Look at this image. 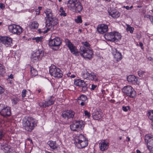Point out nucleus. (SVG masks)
Listing matches in <instances>:
<instances>
[{
    "instance_id": "32",
    "label": "nucleus",
    "mask_w": 153,
    "mask_h": 153,
    "mask_svg": "<svg viewBox=\"0 0 153 153\" xmlns=\"http://www.w3.org/2000/svg\"><path fill=\"white\" fill-rule=\"evenodd\" d=\"M39 25V24L37 22L34 21L31 24L30 27L32 29H36L38 27Z\"/></svg>"
},
{
    "instance_id": "39",
    "label": "nucleus",
    "mask_w": 153,
    "mask_h": 153,
    "mask_svg": "<svg viewBox=\"0 0 153 153\" xmlns=\"http://www.w3.org/2000/svg\"><path fill=\"white\" fill-rule=\"evenodd\" d=\"M134 30V28L133 27H130L129 25L127 26L126 30L127 31H129L131 33H132Z\"/></svg>"
},
{
    "instance_id": "7",
    "label": "nucleus",
    "mask_w": 153,
    "mask_h": 153,
    "mask_svg": "<svg viewBox=\"0 0 153 153\" xmlns=\"http://www.w3.org/2000/svg\"><path fill=\"white\" fill-rule=\"evenodd\" d=\"M9 31L13 34L19 35L22 32V28L19 25L12 24L8 27Z\"/></svg>"
},
{
    "instance_id": "19",
    "label": "nucleus",
    "mask_w": 153,
    "mask_h": 153,
    "mask_svg": "<svg viewBox=\"0 0 153 153\" xmlns=\"http://www.w3.org/2000/svg\"><path fill=\"white\" fill-rule=\"evenodd\" d=\"M40 53L39 51H37L36 53L32 54L30 58L31 61L33 62L38 61L39 59Z\"/></svg>"
},
{
    "instance_id": "27",
    "label": "nucleus",
    "mask_w": 153,
    "mask_h": 153,
    "mask_svg": "<svg viewBox=\"0 0 153 153\" xmlns=\"http://www.w3.org/2000/svg\"><path fill=\"white\" fill-rule=\"evenodd\" d=\"M88 79L90 80H93L95 81H98V79L97 78V75L93 72L89 74Z\"/></svg>"
},
{
    "instance_id": "58",
    "label": "nucleus",
    "mask_w": 153,
    "mask_h": 153,
    "mask_svg": "<svg viewBox=\"0 0 153 153\" xmlns=\"http://www.w3.org/2000/svg\"><path fill=\"white\" fill-rule=\"evenodd\" d=\"M150 21L153 24V16L151 17Z\"/></svg>"
},
{
    "instance_id": "8",
    "label": "nucleus",
    "mask_w": 153,
    "mask_h": 153,
    "mask_svg": "<svg viewBox=\"0 0 153 153\" xmlns=\"http://www.w3.org/2000/svg\"><path fill=\"white\" fill-rule=\"evenodd\" d=\"M84 127L83 122L79 121H74L70 126L71 129L73 131H79L80 130L82 129Z\"/></svg>"
},
{
    "instance_id": "37",
    "label": "nucleus",
    "mask_w": 153,
    "mask_h": 153,
    "mask_svg": "<svg viewBox=\"0 0 153 153\" xmlns=\"http://www.w3.org/2000/svg\"><path fill=\"white\" fill-rule=\"evenodd\" d=\"M148 118L152 121H153V110L151 111L148 112Z\"/></svg>"
},
{
    "instance_id": "47",
    "label": "nucleus",
    "mask_w": 153,
    "mask_h": 153,
    "mask_svg": "<svg viewBox=\"0 0 153 153\" xmlns=\"http://www.w3.org/2000/svg\"><path fill=\"white\" fill-rule=\"evenodd\" d=\"M67 75L68 77H70L71 78H74L75 77V76L74 74H71V73H69L67 74Z\"/></svg>"
},
{
    "instance_id": "31",
    "label": "nucleus",
    "mask_w": 153,
    "mask_h": 153,
    "mask_svg": "<svg viewBox=\"0 0 153 153\" xmlns=\"http://www.w3.org/2000/svg\"><path fill=\"white\" fill-rule=\"evenodd\" d=\"M10 146L7 145L3 146L1 147L2 149L5 152H9L10 151Z\"/></svg>"
},
{
    "instance_id": "63",
    "label": "nucleus",
    "mask_w": 153,
    "mask_h": 153,
    "mask_svg": "<svg viewBox=\"0 0 153 153\" xmlns=\"http://www.w3.org/2000/svg\"><path fill=\"white\" fill-rule=\"evenodd\" d=\"M136 152L137 153H141L140 151L139 150H137Z\"/></svg>"
},
{
    "instance_id": "28",
    "label": "nucleus",
    "mask_w": 153,
    "mask_h": 153,
    "mask_svg": "<svg viewBox=\"0 0 153 153\" xmlns=\"http://www.w3.org/2000/svg\"><path fill=\"white\" fill-rule=\"evenodd\" d=\"M48 144L52 149L55 150L58 147V145L56 144L55 142L53 141H49Z\"/></svg>"
},
{
    "instance_id": "6",
    "label": "nucleus",
    "mask_w": 153,
    "mask_h": 153,
    "mask_svg": "<svg viewBox=\"0 0 153 153\" xmlns=\"http://www.w3.org/2000/svg\"><path fill=\"white\" fill-rule=\"evenodd\" d=\"M11 111L10 107L3 104H0V114L5 117L10 116Z\"/></svg>"
},
{
    "instance_id": "21",
    "label": "nucleus",
    "mask_w": 153,
    "mask_h": 153,
    "mask_svg": "<svg viewBox=\"0 0 153 153\" xmlns=\"http://www.w3.org/2000/svg\"><path fill=\"white\" fill-rule=\"evenodd\" d=\"M113 54L116 60L117 61L121 60L122 59L121 53L118 51L116 49H113Z\"/></svg>"
},
{
    "instance_id": "55",
    "label": "nucleus",
    "mask_w": 153,
    "mask_h": 153,
    "mask_svg": "<svg viewBox=\"0 0 153 153\" xmlns=\"http://www.w3.org/2000/svg\"><path fill=\"white\" fill-rule=\"evenodd\" d=\"M85 102L81 101L80 104L81 106H83L85 105Z\"/></svg>"
},
{
    "instance_id": "36",
    "label": "nucleus",
    "mask_w": 153,
    "mask_h": 153,
    "mask_svg": "<svg viewBox=\"0 0 153 153\" xmlns=\"http://www.w3.org/2000/svg\"><path fill=\"white\" fill-rule=\"evenodd\" d=\"M32 39L33 40H35L36 42L38 43L39 42H41L42 41V37L41 36L37 37H33L32 38Z\"/></svg>"
},
{
    "instance_id": "46",
    "label": "nucleus",
    "mask_w": 153,
    "mask_h": 153,
    "mask_svg": "<svg viewBox=\"0 0 153 153\" xmlns=\"http://www.w3.org/2000/svg\"><path fill=\"white\" fill-rule=\"evenodd\" d=\"M27 91L26 90H23L22 92V96L23 97H24L26 96V92Z\"/></svg>"
},
{
    "instance_id": "24",
    "label": "nucleus",
    "mask_w": 153,
    "mask_h": 153,
    "mask_svg": "<svg viewBox=\"0 0 153 153\" xmlns=\"http://www.w3.org/2000/svg\"><path fill=\"white\" fill-rule=\"evenodd\" d=\"M127 80L128 82L133 84L136 83L137 79L134 76L130 75L127 77Z\"/></svg>"
},
{
    "instance_id": "5",
    "label": "nucleus",
    "mask_w": 153,
    "mask_h": 153,
    "mask_svg": "<svg viewBox=\"0 0 153 153\" xmlns=\"http://www.w3.org/2000/svg\"><path fill=\"white\" fill-rule=\"evenodd\" d=\"M122 91L129 97L134 98L135 97V91L130 86L127 85L124 87L122 88Z\"/></svg>"
},
{
    "instance_id": "30",
    "label": "nucleus",
    "mask_w": 153,
    "mask_h": 153,
    "mask_svg": "<svg viewBox=\"0 0 153 153\" xmlns=\"http://www.w3.org/2000/svg\"><path fill=\"white\" fill-rule=\"evenodd\" d=\"M5 71L4 66L0 63V76H3L5 74Z\"/></svg>"
},
{
    "instance_id": "41",
    "label": "nucleus",
    "mask_w": 153,
    "mask_h": 153,
    "mask_svg": "<svg viewBox=\"0 0 153 153\" xmlns=\"http://www.w3.org/2000/svg\"><path fill=\"white\" fill-rule=\"evenodd\" d=\"M19 101V99L18 98L15 97L12 100V101L13 104L15 105Z\"/></svg>"
},
{
    "instance_id": "44",
    "label": "nucleus",
    "mask_w": 153,
    "mask_h": 153,
    "mask_svg": "<svg viewBox=\"0 0 153 153\" xmlns=\"http://www.w3.org/2000/svg\"><path fill=\"white\" fill-rule=\"evenodd\" d=\"M4 133L3 131L2 130L0 129V139L2 138L4 136Z\"/></svg>"
},
{
    "instance_id": "35",
    "label": "nucleus",
    "mask_w": 153,
    "mask_h": 153,
    "mask_svg": "<svg viewBox=\"0 0 153 153\" xmlns=\"http://www.w3.org/2000/svg\"><path fill=\"white\" fill-rule=\"evenodd\" d=\"M114 36L115 41L116 42L120 39L121 37V36L120 33L115 32H114Z\"/></svg>"
},
{
    "instance_id": "15",
    "label": "nucleus",
    "mask_w": 153,
    "mask_h": 153,
    "mask_svg": "<svg viewBox=\"0 0 153 153\" xmlns=\"http://www.w3.org/2000/svg\"><path fill=\"white\" fill-rule=\"evenodd\" d=\"M97 29L98 32L102 34L107 32L108 30V27L106 25L102 24L99 25Z\"/></svg>"
},
{
    "instance_id": "23",
    "label": "nucleus",
    "mask_w": 153,
    "mask_h": 153,
    "mask_svg": "<svg viewBox=\"0 0 153 153\" xmlns=\"http://www.w3.org/2000/svg\"><path fill=\"white\" fill-rule=\"evenodd\" d=\"M78 1L77 0H68L67 2V7L71 10Z\"/></svg>"
},
{
    "instance_id": "18",
    "label": "nucleus",
    "mask_w": 153,
    "mask_h": 153,
    "mask_svg": "<svg viewBox=\"0 0 153 153\" xmlns=\"http://www.w3.org/2000/svg\"><path fill=\"white\" fill-rule=\"evenodd\" d=\"M82 44L83 45V46L80 47V52L85 51L87 49H91V45L87 41L82 42Z\"/></svg>"
},
{
    "instance_id": "20",
    "label": "nucleus",
    "mask_w": 153,
    "mask_h": 153,
    "mask_svg": "<svg viewBox=\"0 0 153 153\" xmlns=\"http://www.w3.org/2000/svg\"><path fill=\"white\" fill-rule=\"evenodd\" d=\"M92 112V116L94 119L98 120L101 118V112H99L95 109H93Z\"/></svg>"
},
{
    "instance_id": "57",
    "label": "nucleus",
    "mask_w": 153,
    "mask_h": 153,
    "mask_svg": "<svg viewBox=\"0 0 153 153\" xmlns=\"http://www.w3.org/2000/svg\"><path fill=\"white\" fill-rule=\"evenodd\" d=\"M145 17H146L147 18H149V19L150 20L151 17H152V16L149 15H146L145 16Z\"/></svg>"
},
{
    "instance_id": "59",
    "label": "nucleus",
    "mask_w": 153,
    "mask_h": 153,
    "mask_svg": "<svg viewBox=\"0 0 153 153\" xmlns=\"http://www.w3.org/2000/svg\"><path fill=\"white\" fill-rule=\"evenodd\" d=\"M27 140L28 141L30 142V143L32 144L33 143V142L32 140L30 139H28Z\"/></svg>"
},
{
    "instance_id": "26",
    "label": "nucleus",
    "mask_w": 153,
    "mask_h": 153,
    "mask_svg": "<svg viewBox=\"0 0 153 153\" xmlns=\"http://www.w3.org/2000/svg\"><path fill=\"white\" fill-rule=\"evenodd\" d=\"M109 15L111 16L112 17L114 18H117L119 17L120 15V13L117 11H111L109 13Z\"/></svg>"
},
{
    "instance_id": "25",
    "label": "nucleus",
    "mask_w": 153,
    "mask_h": 153,
    "mask_svg": "<svg viewBox=\"0 0 153 153\" xmlns=\"http://www.w3.org/2000/svg\"><path fill=\"white\" fill-rule=\"evenodd\" d=\"M105 36L108 38V40L113 42L115 41L114 32L109 33Z\"/></svg>"
},
{
    "instance_id": "3",
    "label": "nucleus",
    "mask_w": 153,
    "mask_h": 153,
    "mask_svg": "<svg viewBox=\"0 0 153 153\" xmlns=\"http://www.w3.org/2000/svg\"><path fill=\"white\" fill-rule=\"evenodd\" d=\"M36 122L33 119L28 118L24 120L23 125L26 130L31 131L33 129L34 127L36 125Z\"/></svg>"
},
{
    "instance_id": "29",
    "label": "nucleus",
    "mask_w": 153,
    "mask_h": 153,
    "mask_svg": "<svg viewBox=\"0 0 153 153\" xmlns=\"http://www.w3.org/2000/svg\"><path fill=\"white\" fill-rule=\"evenodd\" d=\"M53 98V97H51L48 101H45V106H48L54 103V101Z\"/></svg>"
},
{
    "instance_id": "33",
    "label": "nucleus",
    "mask_w": 153,
    "mask_h": 153,
    "mask_svg": "<svg viewBox=\"0 0 153 153\" xmlns=\"http://www.w3.org/2000/svg\"><path fill=\"white\" fill-rule=\"evenodd\" d=\"M30 72L32 76H35L38 74L37 71L32 67H31Z\"/></svg>"
},
{
    "instance_id": "52",
    "label": "nucleus",
    "mask_w": 153,
    "mask_h": 153,
    "mask_svg": "<svg viewBox=\"0 0 153 153\" xmlns=\"http://www.w3.org/2000/svg\"><path fill=\"white\" fill-rule=\"evenodd\" d=\"M97 87V85H92L91 89L92 90H94Z\"/></svg>"
},
{
    "instance_id": "2",
    "label": "nucleus",
    "mask_w": 153,
    "mask_h": 153,
    "mask_svg": "<svg viewBox=\"0 0 153 153\" xmlns=\"http://www.w3.org/2000/svg\"><path fill=\"white\" fill-rule=\"evenodd\" d=\"M74 143L78 148L82 149L86 147L88 145V140L82 134H79L75 138Z\"/></svg>"
},
{
    "instance_id": "13",
    "label": "nucleus",
    "mask_w": 153,
    "mask_h": 153,
    "mask_svg": "<svg viewBox=\"0 0 153 153\" xmlns=\"http://www.w3.org/2000/svg\"><path fill=\"white\" fill-rule=\"evenodd\" d=\"M75 112L73 111L68 110L63 111L61 116L65 119L68 120L70 118H73L74 116Z\"/></svg>"
},
{
    "instance_id": "11",
    "label": "nucleus",
    "mask_w": 153,
    "mask_h": 153,
    "mask_svg": "<svg viewBox=\"0 0 153 153\" xmlns=\"http://www.w3.org/2000/svg\"><path fill=\"white\" fill-rule=\"evenodd\" d=\"M2 43L7 47L11 45L12 43V40L10 37L7 36L1 37L0 38V43ZM2 45L0 44V50L1 49Z\"/></svg>"
},
{
    "instance_id": "9",
    "label": "nucleus",
    "mask_w": 153,
    "mask_h": 153,
    "mask_svg": "<svg viewBox=\"0 0 153 153\" xmlns=\"http://www.w3.org/2000/svg\"><path fill=\"white\" fill-rule=\"evenodd\" d=\"M74 84L81 88V91L82 92H85L87 90L88 84L82 80L78 79L75 80Z\"/></svg>"
},
{
    "instance_id": "54",
    "label": "nucleus",
    "mask_w": 153,
    "mask_h": 153,
    "mask_svg": "<svg viewBox=\"0 0 153 153\" xmlns=\"http://www.w3.org/2000/svg\"><path fill=\"white\" fill-rule=\"evenodd\" d=\"M35 12H36V14L37 15H39L40 13V12L39 10L38 9H36L35 10Z\"/></svg>"
},
{
    "instance_id": "22",
    "label": "nucleus",
    "mask_w": 153,
    "mask_h": 153,
    "mask_svg": "<svg viewBox=\"0 0 153 153\" xmlns=\"http://www.w3.org/2000/svg\"><path fill=\"white\" fill-rule=\"evenodd\" d=\"M108 143L105 142V140L99 143V148L100 150L104 151L106 150L108 147Z\"/></svg>"
},
{
    "instance_id": "42",
    "label": "nucleus",
    "mask_w": 153,
    "mask_h": 153,
    "mask_svg": "<svg viewBox=\"0 0 153 153\" xmlns=\"http://www.w3.org/2000/svg\"><path fill=\"white\" fill-rule=\"evenodd\" d=\"M75 21L77 23H81L82 21L80 16H78L76 19H75Z\"/></svg>"
},
{
    "instance_id": "16",
    "label": "nucleus",
    "mask_w": 153,
    "mask_h": 153,
    "mask_svg": "<svg viewBox=\"0 0 153 153\" xmlns=\"http://www.w3.org/2000/svg\"><path fill=\"white\" fill-rule=\"evenodd\" d=\"M145 141L147 142V147H153V137L149 135L145 136Z\"/></svg>"
},
{
    "instance_id": "62",
    "label": "nucleus",
    "mask_w": 153,
    "mask_h": 153,
    "mask_svg": "<svg viewBox=\"0 0 153 153\" xmlns=\"http://www.w3.org/2000/svg\"><path fill=\"white\" fill-rule=\"evenodd\" d=\"M148 59L150 61H151L152 59V58L151 57H149L148 58Z\"/></svg>"
},
{
    "instance_id": "56",
    "label": "nucleus",
    "mask_w": 153,
    "mask_h": 153,
    "mask_svg": "<svg viewBox=\"0 0 153 153\" xmlns=\"http://www.w3.org/2000/svg\"><path fill=\"white\" fill-rule=\"evenodd\" d=\"M64 10H63V8L62 7H61L59 9V11L60 12H64Z\"/></svg>"
},
{
    "instance_id": "53",
    "label": "nucleus",
    "mask_w": 153,
    "mask_h": 153,
    "mask_svg": "<svg viewBox=\"0 0 153 153\" xmlns=\"http://www.w3.org/2000/svg\"><path fill=\"white\" fill-rule=\"evenodd\" d=\"M60 15L63 16H66V14L65 12V11H64V12H62V13H60Z\"/></svg>"
},
{
    "instance_id": "14",
    "label": "nucleus",
    "mask_w": 153,
    "mask_h": 153,
    "mask_svg": "<svg viewBox=\"0 0 153 153\" xmlns=\"http://www.w3.org/2000/svg\"><path fill=\"white\" fill-rule=\"evenodd\" d=\"M79 54L84 58L89 59H91L93 55V52L91 49H87L83 52H80Z\"/></svg>"
},
{
    "instance_id": "51",
    "label": "nucleus",
    "mask_w": 153,
    "mask_h": 153,
    "mask_svg": "<svg viewBox=\"0 0 153 153\" xmlns=\"http://www.w3.org/2000/svg\"><path fill=\"white\" fill-rule=\"evenodd\" d=\"M4 5L3 4L1 3L0 4V8L1 9H3L4 8Z\"/></svg>"
},
{
    "instance_id": "38",
    "label": "nucleus",
    "mask_w": 153,
    "mask_h": 153,
    "mask_svg": "<svg viewBox=\"0 0 153 153\" xmlns=\"http://www.w3.org/2000/svg\"><path fill=\"white\" fill-rule=\"evenodd\" d=\"M145 72L142 71H140L138 72L139 76L141 77H143L145 76Z\"/></svg>"
},
{
    "instance_id": "49",
    "label": "nucleus",
    "mask_w": 153,
    "mask_h": 153,
    "mask_svg": "<svg viewBox=\"0 0 153 153\" xmlns=\"http://www.w3.org/2000/svg\"><path fill=\"white\" fill-rule=\"evenodd\" d=\"M149 151L150 152L152 153H153V146L149 147H147Z\"/></svg>"
},
{
    "instance_id": "40",
    "label": "nucleus",
    "mask_w": 153,
    "mask_h": 153,
    "mask_svg": "<svg viewBox=\"0 0 153 153\" xmlns=\"http://www.w3.org/2000/svg\"><path fill=\"white\" fill-rule=\"evenodd\" d=\"M89 73L87 71L85 72L82 74V76L84 79H86L87 78L88 79L89 76Z\"/></svg>"
},
{
    "instance_id": "60",
    "label": "nucleus",
    "mask_w": 153,
    "mask_h": 153,
    "mask_svg": "<svg viewBox=\"0 0 153 153\" xmlns=\"http://www.w3.org/2000/svg\"><path fill=\"white\" fill-rule=\"evenodd\" d=\"M123 7H125V8H126V9L127 10H129V8H130V7H129L128 6H124Z\"/></svg>"
},
{
    "instance_id": "50",
    "label": "nucleus",
    "mask_w": 153,
    "mask_h": 153,
    "mask_svg": "<svg viewBox=\"0 0 153 153\" xmlns=\"http://www.w3.org/2000/svg\"><path fill=\"white\" fill-rule=\"evenodd\" d=\"M4 90L3 88L0 86V94H1L4 92Z\"/></svg>"
},
{
    "instance_id": "43",
    "label": "nucleus",
    "mask_w": 153,
    "mask_h": 153,
    "mask_svg": "<svg viewBox=\"0 0 153 153\" xmlns=\"http://www.w3.org/2000/svg\"><path fill=\"white\" fill-rule=\"evenodd\" d=\"M85 115L88 118H89L90 117V114L89 112L88 111H84Z\"/></svg>"
},
{
    "instance_id": "1",
    "label": "nucleus",
    "mask_w": 153,
    "mask_h": 153,
    "mask_svg": "<svg viewBox=\"0 0 153 153\" xmlns=\"http://www.w3.org/2000/svg\"><path fill=\"white\" fill-rule=\"evenodd\" d=\"M46 15V26L48 27L47 29L43 32L46 33L50 30L51 28L57 23V20L56 18L54 17L52 10L51 9H47L44 11Z\"/></svg>"
},
{
    "instance_id": "45",
    "label": "nucleus",
    "mask_w": 153,
    "mask_h": 153,
    "mask_svg": "<svg viewBox=\"0 0 153 153\" xmlns=\"http://www.w3.org/2000/svg\"><path fill=\"white\" fill-rule=\"evenodd\" d=\"M129 106H127L126 107L123 106L122 107V109L124 111H128V108L129 109Z\"/></svg>"
},
{
    "instance_id": "48",
    "label": "nucleus",
    "mask_w": 153,
    "mask_h": 153,
    "mask_svg": "<svg viewBox=\"0 0 153 153\" xmlns=\"http://www.w3.org/2000/svg\"><path fill=\"white\" fill-rule=\"evenodd\" d=\"M39 105L40 107H46L45 106V102H40L39 103Z\"/></svg>"
},
{
    "instance_id": "64",
    "label": "nucleus",
    "mask_w": 153,
    "mask_h": 153,
    "mask_svg": "<svg viewBox=\"0 0 153 153\" xmlns=\"http://www.w3.org/2000/svg\"><path fill=\"white\" fill-rule=\"evenodd\" d=\"M127 138L128 139V141H129L130 140V138L128 137H127Z\"/></svg>"
},
{
    "instance_id": "10",
    "label": "nucleus",
    "mask_w": 153,
    "mask_h": 153,
    "mask_svg": "<svg viewBox=\"0 0 153 153\" xmlns=\"http://www.w3.org/2000/svg\"><path fill=\"white\" fill-rule=\"evenodd\" d=\"M65 42L71 53L76 56L79 55V53L78 51L76 48L72 44L69 40L68 39H66L65 40Z\"/></svg>"
},
{
    "instance_id": "34",
    "label": "nucleus",
    "mask_w": 153,
    "mask_h": 153,
    "mask_svg": "<svg viewBox=\"0 0 153 153\" xmlns=\"http://www.w3.org/2000/svg\"><path fill=\"white\" fill-rule=\"evenodd\" d=\"M77 100L85 102L87 100V97L86 96L84 95H82L81 96L78 97Z\"/></svg>"
},
{
    "instance_id": "17",
    "label": "nucleus",
    "mask_w": 153,
    "mask_h": 153,
    "mask_svg": "<svg viewBox=\"0 0 153 153\" xmlns=\"http://www.w3.org/2000/svg\"><path fill=\"white\" fill-rule=\"evenodd\" d=\"M82 9L83 7L81 3L78 1L71 10L76 13H79L82 10Z\"/></svg>"
},
{
    "instance_id": "12",
    "label": "nucleus",
    "mask_w": 153,
    "mask_h": 153,
    "mask_svg": "<svg viewBox=\"0 0 153 153\" xmlns=\"http://www.w3.org/2000/svg\"><path fill=\"white\" fill-rule=\"evenodd\" d=\"M61 43L60 38L59 37H56L53 39H50L49 41L48 45L50 46L58 48Z\"/></svg>"
},
{
    "instance_id": "4",
    "label": "nucleus",
    "mask_w": 153,
    "mask_h": 153,
    "mask_svg": "<svg viewBox=\"0 0 153 153\" xmlns=\"http://www.w3.org/2000/svg\"><path fill=\"white\" fill-rule=\"evenodd\" d=\"M49 73L51 76L58 78H61L63 76L62 72L60 69L54 65L50 67Z\"/></svg>"
},
{
    "instance_id": "61",
    "label": "nucleus",
    "mask_w": 153,
    "mask_h": 153,
    "mask_svg": "<svg viewBox=\"0 0 153 153\" xmlns=\"http://www.w3.org/2000/svg\"><path fill=\"white\" fill-rule=\"evenodd\" d=\"M139 45H140V46L141 47H142L143 46V43L141 42H140L139 43Z\"/></svg>"
}]
</instances>
